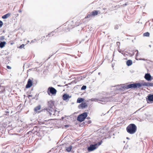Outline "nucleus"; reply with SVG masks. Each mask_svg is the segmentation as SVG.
<instances>
[{"label": "nucleus", "instance_id": "obj_1", "mask_svg": "<svg viewBox=\"0 0 153 153\" xmlns=\"http://www.w3.org/2000/svg\"><path fill=\"white\" fill-rule=\"evenodd\" d=\"M54 102L52 101H50L48 102V107L46 109L43 110L42 111H46L48 112L50 116L55 114V112L54 111Z\"/></svg>", "mask_w": 153, "mask_h": 153}, {"label": "nucleus", "instance_id": "obj_2", "mask_svg": "<svg viewBox=\"0 0 153 153\" xmlns=\"http://www.w3.org/2000/svg\"><path fill=\"white\" fill-rule=\"evenodd\" d=\"M127 131L129 134H132L134 133L137 130V127L134 124H131L126 128Z\"/></svg>", "mask_w": 153, "mask_h": 153}, {"label": "nucleus", "instance_id": "obj_3", "mask_svg": "<svg viewBox=\"0 0 153 153\" xmlns=\"http://www.w3.org/2000/svg\"><path fill=\"white\" fill-rule=\"evenodd\" d=\"M102 143V141L101 140L100 142L94 144H91L88 148V150L89 152H91L96 149L98 147L101 145Z\"/></svg>", "mask_w": 153, "mask_h": 153}, {"label": "nucleus", "instance_id": "obj_4", "mask_svg": "<svg viewBox=\"0 0 153 153\" xmlns=\"http://www.w3.org/2000/svg\"><path fill=\"white\" fill-rule=\"evenodd\" d=\"M153 86V83L143 82L141 84L140 83H134V88H139L142 86Z\"/></svg>", "mask_w": 153, "mask_h": 153}, {"label": "nucleus", "instance_id": "obj_5", "mask_svg": "<svg viewBox=\"0 0 153 153\" xmlns=\"http://www.w3.org/2000/svg\"><path fill=\"white\" fill-rule=\"evenodd\" d=\"M87 116V113L86 112L83 113L78 116L77 118V120L80 122H82L84 120Z\"/></svg>", "mask_w": 153, "mask_h": 153}, {"label": "nucleus", "instance_id": "obj_6", "mask_svg": "<svg viewBox=\"0 0 153 153\" xmlns=\"http://www.w3.org/2000/svg\"><path fill=\"white\" fill-rule=\"evenodd\" d=\"M56 90L53 87H49L48 91V93L49 95H50V93L52 94H54L56 93Z\"/></svg>", "mask_w": 153, "mask_h": 153}, {"label": "nucleus", "instance_id": "obj_7", "mask_svg": "<svg viewBox=\"0 0 153 153\" xmlns=\"http://www.w3.org/2000/svg\"><path fill=\"white\" fill-rule=\"evenodd\" d=\"M134 88V84H131L128 85H124L123 87H122L121 88H117L118 90H122V88L124 89H128L129 88Z\"/></svg>", "mask_w": 153, "mask_h": 153}, {"label": "nucleus", "instance_id": "obj_8", "mask_svg": "<svg viewBox=\"0 0 153 153\" xmlns=\"http://www.w3.org/2000/svg\"><path fill=\"white\" fill-rule=\"evenodd\" d=\"M146 101L148 103L149 102H153V94H149L147 96L146 98Z\"/></svg>", "mask_w": 153, "mask_h": 153}, {"label": "nucleus", "instance_id": "obj_9", "mask_svg": "<svg viewBox=\"0 0 153 153\" xmlns=\"http://www.w3.org/2000/svg\"><path fill=\"white\" fill-rule=\"evenodd\" d=\"M32 85V82L30 79H28L27 83L26 85V88H30Z\"/></svg>", "mask_w": 153, "mask_h": 153}, {"label": "nucleus", "instance_id": "obj_10", "mask_svg": "<svg viewBox=\"0 0 153 153\" xmlns=\"http://www.w3.org/2000/svg\"><path fill=\"white\" fill-rule=\"evenodd\" d=\"M87 106V105L86 103H82L78 106V108H85Z\"/></svg>", "mask_w": 153, "mask_h": 153}, {"label": "nucleus", "instance_id": "obj_11", "mask_svg": "<svg viewBox=\"0 0 153 153\" xmlns=\"http://www.w3.org/2000/svg\"><path fill=\"white\" fill-rule=\"evenodd\" d=\"M144 77L145 79L148 81L151 80V76L150 74H146L145 75Z\"/></svg>", "mask_w": 153, "mask_h": 153}, {"label": "nucleus", "instance_id": "obj_12", "mask_svg": "<svg viewBox=\"0 0 153 153\" xmlns=\"http://www.w3.org/2000/svg\"><path fill=\"white\" fill-rule=\"evenodd\" d=\"M71 96H69L68 95L65 94L63 95V99L64 100H66L71 97Z\"/></svg>", "mask_w": 153, "mask_h": 153}, {"label": "nucleus", "instance_id": "obj_13", "mask_svg": "<svg viewBox=\"0 0 153 153\" xmlns=\"http://www.w3.org/2000/svg\"><path fill=\"white\" fill-rule=\"evenodd\" d=\"M6 42L5 41L1 42L0 41V47L1 48H3L6 44Z\"/></svg>", "mask_w": 153, "mask_h": 153}, {"label": "nucleus", "instance_id": "obj_14", "mask_svg": "<svg viewBox=\"0 0 153 153\" xmlns=\"http://www.w3.org/2000/svg\"><path fill=\"white\" fill-rule=\"evenodd\" d=\"M10 15V13H8L6 14L3 16H2V18L3 19H6L9 17Z\"/></svg>", "mask_w": 153, "mask_h": 153}, {"label": "nucleus", "instance_id": "obj_15", "mask_svg": "<svg viewBox=\"0 0 153 153\" xmlns=\"http://www.w3.org/2000/svg\"><path fill=\"white\" fill-rule=\"evenodd\" d=\"M132 64V62L131 60H128L126 62V65L128 66L131 65Z\"/></svg>", "mask_w": 153, "mask_h": 153}, {"label": "nucleus", "instance_id": "obj_16", "mask_svg": "<svg viewBox=\"0 0 153 153\" xmlns=\"http://www.w3.org/2000/svg\"><path fill=\"white\" fill-rule=\"evenodd\" d=\"M84 99L81 98H79L77 100V102L80 103L84 101Z\"/></svg>", "mask_w": 153, "mask_h": 153}, {"label": "nucleus", "instance_id": "obj_17", "mask_svg": "<svg viewBox=\"0 0 153 153\" xmlns=\"http://www.w3.org/2000/svg\"><path fill=\"white\" fill-rule=\"evenodd\" d=\"M98 12H99V11L95 10L93 11L91 13H92V15L93 16H95L97 15L98 14Z\"/></svg>", "mask_w": 153, "mask_h": 153}, {"label": "nucleus", "instance_id": "obj_18", "mask_svg": "<svg viewBox=\"0 0 153 153\" xmlns=\"http://www.w3.org/2000/svg\"><path fill=\"white\" fill-rule=\"evenodd\" d=\"M34 112L33 114H35L38 112V106L35 107L34 109Z\"/></svg>", "mask_w": 153, "mask_h": 153}, {"label": "nucleus", "instance_id": "obj_19", "mask_svg": "<svg viewBox=\"0 0 153 153\" xmlns=\"http://www.w3.org/2000/svg\"><path fill=\"white\" fill-rule=\"evenodd\" d=\"M92 13H89V14H88L87 16H85V19H86V18H91L92 17V16H93L92 15Z\"/></svg>", "mask_w": 153, "mask_h": 153}, {"label": "nucleus", "instance_id": "obj_20", "mask_svg": "<svg viewBox=\"0 0 153 153\" xmlns=\"http://www.w3.org/2000/svg\"><path fill=\"white\" fill-rule=\"evenodd\" d=\"M143 36H149V33L148 32L145 33H144Z\"/></svg>", "mask_w": 153, "mask_h": 153}, {"label": "nucleus", "instance_id": "obj_21", "mask_svg": "<svg viewBox=\"0 0 153 153\" xmlns=\"http://www.w3.org/2000/svg\"><path fill=\"white\" fill-rule=\"evenodd\" d=\"M53 32H52L51 33H49L48 34V35L46 36H53Z\"/></svg>", "mask_w": 153, "mask_h": 153}, {"label": "nucleus", "instance_id": "obj_22", "mask_svg": "<svg viewBox=\"0 0 153 153\" xmlns=\"http://www.w3.org/2000/svg\"><path fill=\"white\" fill-rule=\"evenodd\" d=\"M86 88V85H83L81 88V90H85Z\"/></svg>", "mask_w": 153, "mask_h": 153}, {"label": "nucleus", "instance_id": "obj_23", "mask_svg": "<svg viewBox=\"0 0 153 153\" xmlns=\"http://www.w3.org/2000/svg\"><path fill=\"white\" fill-rule=\"evenodd\" d=\"M91 100L92 101H98V100L96 98H92Z\"/></svg>", "mask_w": 153, "mask_h": 153}, {"label": "nucleus", "instance_id": "obj_24", "mask_svg": "<svg viewBox=\"0 0 153 153\" xmlns=\"http://www.w3.org/2000/svg\"><path fill=\"white\" fill-rule=\"evenodd\" d=\"M71 149V147H69L66 149V150L68 152H70Z\"/></svg>", "mask_w": 153, "mask_h": 153}, {"label": "nucleus", "instance_id": "obj_25", "mask_svg": "<svg viewBox=\"0 0 153 153\" xmlns=\"http://www.w3.org/2000/svg\"><path fill=\"white\" fill-rule=\"evenodd\" d=\"M4 39V36H2L0 37V40H3Z\"/></svg>", "mask_w": 153, "mask_h": 153}, {"label": "nucleus", "instance_id": "obj_26", "mask_svg": "<svg viewBox=\"0 0 153 153\" xmlns=\"http://www.w3.org/2000/svg\"><path fill=\"white\" fill-rule=\"evenodd\" d=\"M3 24V22L1 21L0 20V28L2 27Z\"/></svg>", "mask_w": 153, "mask_h": 153}, {"label": "nucleus", "instance_id": "obj_27", "mask_svg": "<svg viewBox=\"0 0 153 153\" xmlns=\"http://www.w3.org/2000/svg\"><path fill=\"white\" fill-rule=\"evenodd\" d=\"M24 46L25 45L23 44L19 47V48L21 49L22 48H23Z\"/></svg>", "mask_w": 153, "mask_h": 153}, {"label": "nucleus", "instance_id": "obj_28", "mask_svg": "<svg viewBox=\"0 0 153 153\" xmlns=\"http://www.w3.org/2000/svg\"><path fill=\"white\" fill-rule=\"evenodd\" d=\"M119 28V26L118 25H116L114 27V29H117Z\"/></svg>", "mask_w": 153, "mask_h": 153}, {"label": "nucleus", "instance_id": "obj_29", "mask_svg": "<svg viewBox=\"0 0 153 153\" xmlns=\"http://www.w3.org/2000/svg\"><path fill=\"white\" fill-rule=\"evenodd\" d=\"M117 45H118V47H119L120 44V43L119 42H117Z\"/></svg>", "mask_w": 153, "mask_h": 153}, {"label": "nucleus", "instance_id": "obj_30", "mask_svg": "<svg viewBox=\"0 0 153 153\" xmlns=\"http://www.w3.org/2000/svg\"><path fill=\"white\" fill-rule=\"evenodd\" d=\"M39 124H41L44 123L42 121H39Z\"/></svg>", "mask_w": 153, "mask_h": 153}, {"label": "nucleus", "instance_id": "obj_31", "mask_svg": "<svg viewBox=\"0 0 153 153\" xmlns=\"http://www.w3.org/2000/svg\"><path fill=\"white\" fill-rule=\"evenodd\" d=\"M7 68L8 69H11V67L10 66H7Z\"/></svg>", "mask_w": 153, "mask_h": 153}, {"label": "nucleus", "instance_id": "obj_32", "mask_svg": "<svg viewBox=\"0 0 153 153\" xmlns=\"http://www.w3.org/2000/svg\"><path fill=\"white\" fill-rule=\"evenodd\" d=\"M54 111H56L55 112V114H58V112L57 111L54 110ZM55 115V114L53 115Z\"/></svg>", "mask_w": 153, "mask_h": 153}, {"label": "nucleus", "instance_id": "obj_33", "mask_svg": "<svg viewBox=\"0 0 153 153\" xmlns=\"http://www.w3.org/2000/svg\"><path fill=\"white\" fill-rule=\"evenodd\" d=\"M69 126V125H65V127H66V128H67V127H68Z\"/></svg>", "mask_w": 153, "mask_h": 153}, {"label": "nucleus", "instance_id": "obj_34", "mask_svg": "<svg viewBox=\"0 0 153 153\" xmlns=\"http://www.w3.org/2000/svg\"><path fill=\"white\" fill-rule=\"evenodd\" d=\"M127 4H128V3L126 2V3L125 4H123V6H126V5H127Z\"/></svg>", "mask_w": 153, "mask_h": 153}, {"label": "nucleus", "instance_id": "obj_35", "mask_svg": "<svg viewBox=\"0 0 153 153\" xmlns=\"http://www.w3.org/2000/svg\"><path fill=\"white\" fill-rule=\"evenodd\" d=\"M141 109V108L139 109L137 111H136L134 113V114H135L138 111H139L140 109Z\"/></svg>", "mask_w": 153, "mask_h": 153}, {"label": "nucleus", "instance_id": "obj_36", "mask_svg": "<svg viewBox=\"0 0 153 153\" xmlns=\"http://www.w3.org/2000/svg\"><path fill=\"white\" fill-rule=\"evenodd\" d=\"M19 12H20V13H21V12H22V10H19Z\"/></svg>", "mask_w": 153, "mask_h": 153}, {"label": "nucleus", "instance_id": "obj_37", "mask_svg": "<svg viewBox=\"0 0 153 153\" xmlns=\"http://www.w3.org/2000/svg\"><path fill=\"white\" fill-rule=\"evenodd\" d=\"M136 51H137V54H136V56H137V54H138V51L137 50Z\"/></svg>", "mask_w": 153, "mask_h": 153}, {"label": "nucleus", "instance_id": "obj_38", "mask_svg": "<svg viewBox=\"0 0 153 153\" xmlns=\"http://www.w3.org/2000/svg\"><path fill=\"white\" fill-rule=\"evenodd\" d=\"M36 41V40H35V39H34V40H32V41H31V42H34V41Z\"/></svg>", "mask_w": 153, "mask_h": 153}, {"label": "nucleus", "instance_id": "obj_39", "mask_svg": "<svg viewBox=\"0 0 153 153\" xmlns=\"http://www.w3.org/2000/svg\"><path fill=\"white\" fill-rule=\"evenodd\" d=\"M40 107H41L39 105V110L40 109Z\"/></svg>", "mask_w": 153, "mask_h": 153}, {"label": "nucleus", "instance_id": "obj_40", "mask_svg": "<svg viewBox=\"0 0 153 153\" xmlns=\"http://www.w3.org/2000/svg\"><path fill=\"white\" fill-rule=\"evenodd\" d=\"M90 117H87V119H90Z\"/></svg>", "mask_w": 153, "mask_h": 153}, {"label": "nucleus", "instance_id": "obj_41", "mask_svg": "<svg viewBox=\"0 0 153 153\" xmlns=\"http://www.w3.org/2000/svg\"><path fill=\"white\" fill-rule=\"evenodd\" d=\"M91 121H89V123H91Z\"/></svg>", "mask_w": 153, "mask_h": 153}, {"label": "nucleus", "instance_id": "obj_42", "mask_svg": "<svg viewBox=\"0 0 153 153\" xmlns=\"http://www.w3.org/2000/svg\"><path fill=\"white\" fill-rule=\"evenodd\" d=\"M64 119V117H62V119Z\"/></svg>", "mask_w": 153, "mask_h": 153}, {"label": "nucleus", "instance_id": "obj_43", "mask_svg": "<svg viewBox=\"0 0 153 153\" xmlns=\"http://www.w3.org/2000/svg\"><path fill=\"white\" fill-rule=\"evenodd\" d=\"M142 60H145V59H142Z\"/></svg>", "mask_w": 153, "mask_h": 153}, {"label": "nucleus", "instance_id": "obj_44", "mask_svg": "<svg viewBox=\"0 0 153 153\" xmlns=\"http://www.w3.org/2000/svg\"><path fill=\"white\" fill-rule=\"evenodd\" d=\"M100 74V72H99V73H98V74H99V75Z\"/></svg>", "mask_w": 153, "mask_h": 153}, {"label": "nucleus", "instance_id": "obj_45", "mask_svg": "<svg viewBox=\"0 0 153 153\" xmlns=\"http://www.w3.org/2000/svg\"><path fill=\"white\" fill-rule=\"evenodd\" d=\"M27 42H28H28H29V41H27Z\"/></svg>", "mask_w": 153, "mask_h": 153}]
</instances>
